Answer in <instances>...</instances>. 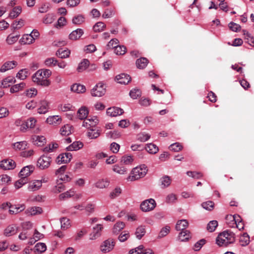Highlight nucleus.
Segmentation results:
<instances>
[{
	"mask_svg": "<svg viewBox=\"0 0 254 254\" xmlns=\"http://www.w3.org/2000/svg\"><path fill=\"white\" fill-rule=\"evenodd\" d=\"M27 143L26 141L17 142L13 144L14 148L18 150H23L26 148Z\"/></svg>",
	"mask_w": 254,
	"mask_h": 254,
	"instance_id": "e2e57ef3",
	"label": "nucleus"
},
{
	"mask_svg": "<svg viewBox=\"0 0 254 254\" xmlns=\"http://www.w3.org/2000/svg\"><path fill=\"white\" fill-rule=\"evenodd\" d=\"M16 82V80L13 77L8 76L1 81V87L3 88H7L10 86V83H14Z\"/></svg>",
	"mask_w": 254,
	"mask_h": 254,
	"instance_id": "2f4dec72",
	"label": "nucleus"
},
{
	"mask_svg": "<svg viewBox=\"0 0 254 254\" xmlns=\"http://www.w3.org/2000/svg\"><path fill=\"white\" fill-rule=\"evenodd\" d=\"M35 167L33 165H28L23 167L19 173L20 177L27 178L34 171Z\"/></svg>",
	"mask_w": 254,
	"mask_h": 254,
	"instance_id": "f8f14e48",
	"label": "nucleus"
},
{
	"mask_svg": "<svg viewBox=\"0 0 254 254\" xmlns=\"http://www.w3.org/2000/svg\"><path fill=\"white\" fill-rule=\"evenodd\" d=\"M46 121L50 125H57L61 123V118L58 116H53L48 117Z\"/></svg>",
	"mask_w": 254,
	"mask_h": 254,
	"instance_id": "e433bc0d",
	"label": "nucleus"
},
{
	"mask_svg": "<svg viewBox=\"0 0 254 254\" xmlns=\"http://www.w3.org/2000/svg\"><path fill=\"white\" fill-rule=\"evenodd\" d=\"M89 113L88 109L86 107H81L78 110L77 116L80 120H83L87 118Z\"/></svg>",
	"mask_w": 254,
	"mask_h": 254,
	"instance_id": "b1692460",
	"label": "nucleus"
},
{
	"mask_svg": "<svg viewBox=\"0 0 254 254\" xmlns=\"http://www.w3.org/2000/svg\"><path fill=\"white\" fill-rule=\"evenodd\" d=\"M72 23L75 25H80L84 22V17L81 15H78L73 18L72 20Z\"/></svg>",
	"mask_w": 254,
	"mask_h": 254,
	"instance_id": "13d9d810",
	"label": "nucleus"
},
{
	"mask_svg": "<svg viewBox=\"0 0 254 254\" xmlns=\"http://www.w3.org/2000/svg\"><path fill=\"white\" fill-rule=\"evenodd\" d=\"M105 85L102 83L96 84L91 91V94L94 97H101L105 94Z\"/></svg>",
	"mask_w": 254,
	"mask_h": 254,
	"instance_id": "0eeeda50",
	"label": "nucleus"
},
{
	"mask_svg": "<svg viewBox=\"0 0 254 254\" xmlns=\"http://www.w3.org/2000/svg\"><path fill=\"white\" fill-rule=\"evenodd\" d=\"M57 63L58 61L54 58H48L45 61V64L48 66H56Z\"/></svg>",
	"mask_w": 254,
	"mask_h": 254,
	"instance_id": "69168bd1",
	"label": "nucleus"
},
{
	"mask_svg": "<svg viewBox=\"0 0 254 254\" xmlns=\"http://www.w3.org/2000/svg\"><path fill=\"white\" fill-rule=\"evenodd\" d=\"M15 167V162L11 159H5L0 162V168L4 170L13 169Z\"/></svg>",
	"mask_w": 254,
	"mask_h": 254,
	"instance_id": "1a4fd4ad",
	"label": "nucleus"
},
{
	"mask_svg": "<svg viewBox=\"0 0 254 254\" xmlns=\"http://www.w3.org/2000/svg\"><path fill=\"white\" fill-rule=\"evenodd\" d=\"M114 14L115 13L113 9H107L102 14V17L104 18H110L113 16Z\"/></svg>",
	"mask_w": 254,
	"mask_h": 254,
	"instance_id": "774afa93",
	"label": "nucleus"
},
{
	"mask_svg": "<svg viewBox=\"0 0 254 254\" xmlns=\"http://www.w3.org/2000/svg\"><path fill=\"white\" fill-rule=\"evenodd\" d=\"M70 52L68 50H63L62 49H59L56 52V56L61 59L68 58L69 56Z\"/></svg>",
	"mask_w": 254,
	"mask_h": 254,
	"instance_id": "f704fd0d",
	"label": "nucleus"
},
{
	"mask_svg": "<svg viewBox=\"0 0 254 254\" xmlns=\"http://www.w3.org/2000/svg\"><path fill=\"white\" fill-rule=\"evenodd\" d=\"M24 25V21L23 19H20L18 21H14L12 24V27L13 29L15 30V29H19L21 28Z\"/></svg>",
	"mask_w": 254,
	"mask_h": 254,
	"instance_id": "680f3d73",
	"label": "nucleus"
},
{
	"mask_svg": "<svg viewBox=\"0 0 254 254\" xmlns=\"http://www.w3.org/2000/svg\"><path fill=\"white\" fill-rule=\"evenodd\" d=\"M150 135L145 132H140L137 135V139L140 142H145L148 140Z\"/></svg>",
	"mask_w": 254,
	"mask_h": 254,
	"instance_id": "864d4df0",
	"label": "nucleus"
},
{
	"mask_svg": "<svg viewBox=\"0 0 254 254\" xmlns=\"http://www.w3.org/2000/svg\"><path fill=\"white\" fill-rule=\"evenodd\" d=\"M22 7L20 6H17L14 7L13 9L10 11L9 14V17L11 19H14L19 16L21 13Z\"/></svg>",
	"mask_w": 254,
	"mask_h": 254,
	"instance_id": "393cba45",
	"label": "nucleus"
},
{
	"mask_svg": "<svg viewBox=\"0 0 254 254\" xmlns=\"http://www.w3.org/2000/svg\"><path fill=\"white\" fill-rule=\"evenodd\" d=\"M103 229V227L100 224H97L93 228V232L91 234V239H95L101 235V231Z\"/></svg>",
	"mask_w": 254,
	"mask_h": 254,
	"instance_id": "a878e982",
	"label": "nucleus"
},
{
	"mask_svg": "<svg viewBox=\"0 0 254 254\" xmlns=\"http://www.w3.org/2000/svg\"><path fill=\"white\" fill-rule=\"evenodd\" d=\"M89 65V61L87 59H84L79 63L77 68V70L78 72H82L85 70Z\"/></svg>",
	"mask_w": 254,
	"mask_h": 254,
	"instance_id": "4c0bfd02",
	"label": "nucleus"
},
{
	"mask_svg": "<svg viewBox=\"0 0 254 254\" xmlns=\"http://www.w3.org/2000/svg\"><path fill=\"white\" fill-rule=\"evenodd\" d=\"M98 123L97 117H94L90 119H86L82 123V126L88 129L94 127Z\"/></svg>",
	"mask_w": 254,
	"mask_h": 254,
	"instance_id": "2eb2a0df",
	"label": "nucleus"
},
{
	"mask_svg": "<svg viewBox=\"0 0 254 254\" xmlns=\"http://www.w3.org/2000/svg\"><path fill=\"white\" fill-rule=\"evenodd\" d=\"M250 237L247 233H244L240 239V242L242 246H246L250 243Z\"/></svg>",
	"mask_w": 254,
	"mask_h": 254,
	"instance_id": "79ce46f5",
	"label": "nucleus"
},
{
	"mask_svg": "<svg viewBox=\"0 0 254 254\" xmlns=\"http://www.w3.org/2000/svg\"><path fill=\"white\" fill-rule=\"evenodd\" d=\"M145 149L150 154H156L159 151L158 147L153 143L147 144Z\"/></svg>",
	"mask_w": 254,
	"mask_h": 254,
	"instance_id": "473e14b6",
	"label": "nucleus"
},
{
	"mask_svg": "<svg viewBox=\"0 0 254 254\" xmlns=\"http://www.w3.org/2000/svg\"><path fill=\"white\" fill-rule=\"evenodd\" d=\"M26 86V84L24 82H21L19 84H16L12 86L10 88V92L11 93H16L18 91L22 90Z\"/></svg>",
	"mask_w": 254,
	"mask_h": 254,
	"instance_id": "c756f323",
	"label": "nucleus"
},
{
	"mask_svg": "<svg viewBox=\"0 0 254 254\" xmlns=\"http://www.w3.org/2000/svg\"><path fill=\"white\" fill-rule=\"evenodd\" d=\"M106 28V25L103 22H97L93 26V30L95 32L103 31Z\"/></svg>",
	"mask_w": 254,
	"mask_h": 254,
	"instance_id": "c03bdc74",
	"label": "nucleus"
},
{
	"mask_svg": "<svg viewBox=\"0 0 254 254\" xmlns=\"http://www.w3.org/2000/svg\"><path fill=\"white\" fill-rule=\"evenodd\" d=\"M124 111L122 109L116 107L109 108L107 110V114L111 117L120 116L122 115Z\"/></svg>",
	"mask_w": 254,
	"mask_h": 254,
	"instance_id": "4468645a",
	"label": "nucleus"
},
{
	"mask_svg": "<svg viewBox=\"0 0 254 254\" xmlns=\"http://www.w3.org/2000/svg\"><path fill=\"white\" fill-rule=\"evenodd\" d=\"M122 190L120 187L115 188L110 193V197L114 199L119 196L122 193Z\"/></svg>",
	"mask_w": 254,
	"mask_h": 254,
	"instance_id": "603ef678",
	"label": "nucleus"
},
{
	"mask_svg": "<svg viewBox=\"0 0 254 254\" xmlns=\"http://www.w3.org/2000/svg\"><path fill=\"white\" fill-rule=\"evenodd\" d=\"M28 74L29 71L27 69H22L17 73L16 77L21 80H24L26 78Z\"/></svg>",
	"mask_w": 254,
	"mask_h": 254,
	"instance_id": "37998d69",
	"label": "nucleus"
},
{
	"mask_svg": "<svg viewBox=\"0 0 254 254\" xmlns=\"http://www.w3.org/2000/svg\"><path fill=\"white\" fill-rule=\"evenodd\" d=\"M148 64V60L146 58H141L136 61V65L138 68L143 69Z\"/></svg>",
	"mask_w": 254,
	"mask_h": 254,
	"instance_id": "c85d7f7f",
	"label": "nucleus"
},
{
	"mask_svg": "<svg viewBox=\"0 0 254 254\" xmlns=\"http://www.w3.org/2000/svg\"><path fill=\"white\" fill-rule=\"evenodd\" d=\"M147 172V167L145 165L136 167L133 169L131 175L127 178V180L134 181L145 176Z\"/></svg>",
	"mask_w": 254,
	"mask_h": 254,
	"instance_id": "7ed1b4c3",
	"label": "nucleus"
},
{
	"mask_svg": "<svg viewBox=\"0 0 254 254\" xmlns=\"http://www.w3.org/2000/svg\"><path fill=\"white\" fill-rule=\"evenodd\" d=\"M52 162V158L47 155H42L37 160V166L40 170H45L49 167Z\"/></svg>",
	"mask_w": 254,
	"mask_h": 254,
	"instance_id": "39448f33",
	"label": "nucleus"
},
{
	"mask_svg": "<svg viewBox=\"0 0 254 254\" xmlns=\"http://www.w3.org/2000/svg\"><path fill=\"white\" fill-rule=\"evenodd\" d=\"M52 74V71L48 69H42L37 70L32 76V80L37 85L48 86L51 82L48 79Z\"/></svg>",
	"mask_w": 254,
	"mask_h": 254,
	"instance_id": "f257e3e1",
	"label": "nucleus"
},
{
	"mask_svg": "<svg viewBox=\"0 0 254 254\" xmlns=\"http://www.w3.org/2000/svg\"><path fill=\"white\" fill-rule=\"evenodd\" d=\"M113 170L115 172L121 175L127 174V169L126 168L118 164L113 166Z\"/></svg>",
	"mask_w": 254,
	"mask_h": 254,
	"instance_id": "c9c22d12",
	"label": "nucleus"
},
{
	"mask_svg": "<svg viewBox=\"0 0 254 254\" xmlns=\"http://www.w3.org/2000/svg\"><path fill=\"white\" fill-rule=\"evenodd\" d=\"M20 177L21 178L19 180L17 181L14 184L15 187L17 189L22 187L23 185H24L27 182V178H24L22 177Z\"/></svg>",
	"mask_w": 254,
	"mask_h": 254,
	"instance_id": "0e129e2a",
	"label": "nucleus"
},
{
	"mask_svg": "<svg viewBox=\"0 0 254 254\" xmlns=\"http://www.w3.org/2000/svg\"><path fill=\"white\" fill-rule=\"evenodd\" d=\"M32 140L34 144L39 146H43L46 142V138L42 135H33Z\"/></svg>",
	"mask_w": 254,
	"mask_h": 254,
	"instance_id": "412c9836",
	"label": "nucleus"
},
{
	"mask_svg": "<svg viewBox=\"0 0 254 254\" xmlns=\"http://www.w3.org/2000/svg\"><path fill=\"white\" fill-rule=\"evenodd\" d=\"M71 127L70 125H64L60 129L61 133L62 135H68L71 133Z\"/></svg>",
	"mask_w": 254,
	"mask_h": 254,
	"instance_id": "09e8293b",
	"label": "nucleus"
},
{
	"mask_svg": "<svg viewBox=\"0 0 254 254\" xmlns=\"http://www.w3.org/2000/svg\"><path fill=\"white\" fill-rule=\"evenodd\" d=\"M115 242L112 239L105 241L101 246V250L104 253H107L111 251L114 247Z\"/></svg>",
	"mask_w": 254,
	"mask_h": 254,
	"instance_id": "6e6552de",
	"label": "nucleus"
},
{
	"mask_svg": "<svg viewBox=\"0 0 254 254\" xmlns=\"http://www.w3.org/2000/svg\"><path fill=\"white\" fill-rule=\"evenodd\" d=\"M74 191L71 190H70L65 192L61 193L59 195V198L60 200H64L66 198L71 197L74 195Z\"/></svg>",
	"mask_w": 254,
	"mask_h": 254,
	"instance_id": "5fc2aeb1",
	"label": "nucleus"
},
{
	"mask_svg": "<svg viewBox=\"0 0 254 254\" xmlns=\"http://www.w3.org/2000/svg\"><path fill=\"white\" fill-rule=\"evenodd\" d=\"M17 64L16 62L9 61L5 62L0 67V71L1 72H5L8 70L13 68Z\"/></svg>",
	"mask_w": 254,
	"mask_h": 254,
	"instance_id": "4be33fe9",
	"label": "nucleus"
},
{
	"mask_svg": "<svg viewBox=\"0 0 254 254\" xmlns=\"http://www.w3.org/2000/svg\"><path fill=\"white\" fill-rule=\"evenodd\" d=\"M54 21V15L52 14H46L43 19V22L45 24H51Z\"/></svg>",
	"mask_w": 254,
	"mask_h": 254,
	"instance_id": "338daca9",
	"label": "nucleus"
},
{
	"mask_svg": "<svg viewBox=\"0 0 254 254\" xmlns=\"http://www.w3.org/2000/svg\"><path fill=\"white\" fill-rule=\"evenodd\" d=\"M50 109L49 103L46 100H41L40 102V107L38 109V113L40 114L47 113Z\"/></svg>",
	"mask_w": 254,
	"mask_h": 254,
	"instance_id": "f3484780",
	"label": "nucleus"
},
{
	"mask_svg": "<svg viewBox=\"0 0 254 254\" xmlns=\"http://www.w3.org/2000/svg\"><path fill=\"white\" fill-rule=\"evenodd\" d=\"M72 158V154L70 153L67 152L60 154L56 159L58 164L67 163Z\"/></svg>",
	"mask_w": 254,
	"mask_h": 254,
	"instance_id": "9d476101",
	"label": "nucleus"
},
{
	"mask_svg": "<svg viewBox=\"0 0 254 254\" xmlns=\"http://www.w3.org/2000/svg\"><path fill=\"white\" fill-rule=\"evenodd\" d=\"M59 145L58 143H51L48 146H46L43 149V151L45 153L52 152L54 151L55 149L58 148Z\"/></svg>",
	"mask_w": 254,
	"mask_h": 254,
	"instance_id": "a19ab883",
	"label": "nucleus"
},
{
	"mask_svg": "<svg viewBox=\"0 0 254 254\" xmlns=\"http://www.w3.org/2000/svg\"><path fill=\"white\" fill-rule=\"evenodd\" d=\"M161 185L162 188H165L169 187L171 183L170 178L168 176H165L162 177L160 180Z\"/></svg>",
	"mask_w": 254,
	"mask_h": 254,
	"instance_id": "58836bf2",
	"label": "nucleus"
},
{
	"mask_svg": "<svg viewBox=\"0 0 254 254\" xmlns=\"http://www.w3.org/2000/svg\"><path fill=\"white\" fill-rule=\"evenodd\" d=\"M218 226V222L216 220L210 221L207 225V230L209 232H214Z\"/></svg>",
	"mask_w": 254,
	"mask_h": 254,
	"instance_id": "49530a36",
	"label": "nucleus"
},
{
	"mask_svg": "<svg viewBox=\"0 0 254 254\" xmlns=\"http://www.w3.org/2000/svg\"><path fill=\"white\" fill-rule=\"evenodd\" d=\"M61 228L65 230L70 226L69 220L66 218L63 217L61 219Z\"/></svg>",
	"mask_w": 254,
	"mask_h": 254,
	"instance_id": "4d7b16f0",
	"label": "nucleus"
},
{
	"mask_svg": "<svg viewBox=\"0 0 254 254\" xmlns=\"http://www.w3.org/2000/svg\"><path fill=\"white\" fill-rule=\"evenodd\" d=\"M83 34L84 31L83 29L78 28L73 31L69 34L68 38L69 39L72 41L77 40L80 39V38L83 35Z\"/></svg>",
	"mask_w": 254,
	"mask_h": 254,
	"instance_id": "dca6fc26",
	"label": "nucleus"
},
{
	"mask_svg": "<svg viewBox=\"0 0 254 254\" xmlns=\"http://www.w3.org/2000/svg\"><path fill=\"white\" fill-rule=\"evenodd\" d=\"M127 52V49L124 46L118 45L115 48V53L117 55H123Z\"/></svg>",
	"mask_w": 254,
	"mask_h": 254,
	"instance_id": "6e6d98bb",
	"label": "nucleus"
},
{
	"mask_svg": "<svg viewBox=\"0 0 254 254\" xmlns=\"http://www.w3.org/2000/svg\"><path fill=\"white\" fill-rule=\"evenodd\" d=\"M116 80L119 83L127 84H128L131 80V77L129 75L125 73H122L116 76Z\"/></svg>",
	"mask_w": 254,
	"mask_h": 254,
	"instance_id": "a211bd4d",
	"label": "nucleus"
},
{
	"mask_svg": "<svg viewBox=\"0 0 254 254\" xmlns=\"http://www.w3.org/2000/svg\"><path fill=\"white\" fill-rule=\"evenodd\" d=\"M83 146V143L80 141H74L69 146H68L66 149L68 151H76Z\"/></svg>",
	"mask_w": 254,
	"mask_h": 254,
	"instance_id": "cd10ccee",
	"label": "nucleus"
},
{
	"mask_svg": "<svg viewBox=\"0 0 254 254\" xmlns=\"http://www.w3.org/2000/svg\"><path fill=\"white\" fill-rule=\"evenodd\" d=\"M70 89L72 91L77 93H82L85 92L86 91V88L85 86L76 83L73 84L71 86Z\"/></svg>",
	"mask_w": 254,
	"mask_h": 254,
	"instance_id": "bb28decb",
	"label": "nucleus"
},
{
	"mask_svg": "<svg viewBox=\"0 0 254 254\" xmlns=\"http://www.w3.org/2000/svg\"><path fill=\"white\" fill-rule=\"evenodd\" d=\"M190 237V232L187 230L181 231L178 236L179 239L182 242L188 241Z\"/></svg>",
	"mask_w": 254,
	"mask_h": 254,
	"instance_id": "72a5a7b5",
	"label": "nucleus"
},
{
	"mask_svg": "<svg viewBox=\"0 0 254 254\" xmlns=\"http://www.w3.org/2000/svg\"><path fill=\"white\" fill-rule=\"evenodd\" d=\"M235 241V234L229 230L220 233L216 239V243L219 247H227Z\"/></svg>",
	"mask_w": 254,
	"mask_h": 254,
	"instance_id": "f03ea898",
	"label": "nucleus"
},
{
	"mask_svg": "<svg viewBox=\"0 0 254 254\" xmlns=\"http://www.w3.org/2000/svg\"><path fill=\"white\" fill-rule=\"evenodd\" d=\"M189 225L188 222L185 219L179 220L176 225V229L177 231H184Z\"/></svg>",
	"mask_w": 254,
	"mask_h": 254,
	"instance_id": "5701e85b",
	"label": "nucleus"
},
{
	"mask_svg": "<svg viewBox=\"0 0 254 254\" xmlns=\"http://www.w3.org/2000/svg\"><path fill=\"white\" fill-rule=\"evenodd\" d=\"M214 203L212 201L204 202L201 204L202 207L206 210H211L214 208Z\"/></svg>",
	"mask_w": 254,
	"mask_h": 254,
	"instance_id": "052dcab7",
	"label": "nucleus"
},
{
	"mask_svg": "<svg viewBox=\"0 0 254 254\" xmlns=\"http://www.w3.org/2000/svg\"><path fill=\"white\" fill-rule=\"evenodd\" d=\"M17 230L18 227L15 225H10L5 229L4 235L6 237L12 236L17 233Z\"/></svg>",
	"mask_w": 254,
	"mask_h": 254,
	"instance_id": "aec40b11",
	"label": "nucleus"
},
{
	"mask_svg": "<svg viewBox=\"0 0 254 254\" xmlns=\"http://www.w3.org/2000/svg\"><path fill=\"white\" fill-rule=\"evenodd\" d=\"M101 130L98 128L92 127L88 129L87 136L90 139H96L101 134Z\"/></svg>",
	"mask_w": 254,
	"mask_h": 254,
	"instance_id": "9b49d317",
	"label": "nucleus"
},
{
	"mask_svg": "<svg viewBox=\"0 0 254 254\" xmlns=\"http://www.w3.org/2000/svg\"><path fill=\"white\" fill-rule=\"evenodd\" d=\"M29 213L31 215H35L42 213L43 210L41 207L38 206L31 207L28 210Z\"/></svg>",
	"mask_w": 254,
	"mask_h": 254,
	"instance_id": "3c124183",
	"label": "nucleus"
},
{
	"mask_svg": "<svg viewBox=\"0 0 254 254\" xmlns=\"http://www.w3.org/2000/svg\"><path fill=\"white\" fill-rule=\"evenodd\" d=\"M156 205L154 199L150 198L143 201L140 204V209L144 212L151 211L154 209Z\"/></svg>",
	"mask_w": 254,
	"mask_h": 254,
	"instance_id": "423d86ee",
	"label": "nucleus"
},
{
	"mask_svg": "<svg viewBox=\"0 0 254 254\" xmlns=\"http://www.w3.org/2000/svg\"><path fill=\"white\" fill-rule=\"evenodd\" d=\"M43 182H45V180H34L29 183L28 190L29 191H34L38 190L41 187Z\"/></svg>",
	"mask_w": 254,
	"mask_h": 254,
	"instance_id": "ddd939ff",
	"label": "nucleus"
},
{
	"mask_svg": "<svg viewBox=\"0 0 254 254\" xmlns=\"http://www.w3.org/2000/svg\"><path fill=\"white\" fill-rule=\"evenodd\" d=\"M36 252L41 254L45 251H46L47 249L46 245L44 243H38L35 246Z\"/></svg>",
	"mask_w": 254,
	"mask_h": 254,
	"instance_id": "8fccbe9b",
	"label": "nucleus"
},
{
	"mask_svg": "<svg viewBox=\"0 0 254 254\" xmlns=\"http://www.w3.org/2000/svg\"><path fill=\"white\" fill-rule=\"evenodd\" d=\"M169 148L171 150H173L175 152H179L183 149V146L181 143L179 142H176L172 144L169 146Z\"/></svg>",
	"mask_w": 254,
	"mask_h": 254,
	"instance_id": "bf43d9fd",
	"label": "nucleus"
},
{
	"mask_svg": "<svg viewBox=\"0 0 254 254\" xmlns=\"http://www.w3.org/2000/svg\"><path fill=\"white\" fill-rule=\"evenodd\" d=\"M125 224L122 222H117L113 229V232L114 234H118L120 231L124 228Z\"/></svg>",
	"mask_w": 254,
	"mask_h": 254,
	"instance_id": "de8ad7c7",
	"label": "nucleus"
},
{
	"mask_svg": "<svg viewBox=\"0 0 254 254\" xmlns=\"http://www.w3.org/2000/svg\"><path fill=\"white\" fill-rule=\"evenodd\" d=\"M145 233L144 227L140 226L136 229L135 234L137 238L140 239L145 235Z\"/></svg>",
	"mask_w": 254,
	"mask_h": 254,
	"instance_id": "a18cd8bd",
	"label": "nucleus"
},
{
	"mask_svg": "<svg viewBox=\"0 0 254 254\" xmlns=\"http://www.w3.org/2000/svg\"><path fill=\"white\" fill-rule=\"evenodd\" d=\"M34 42V38L31 37L30 34H24L20 39V42L22 44H30Z\"/></svg>",
	"mask_w": 254,
	"mask_h": 254,
	"instance_id": "7c9ffc66",
	"label": "nucleus"
},
{
	"mask_svg": "<svg viewBox=\"0 0 254 254\" xmlns=\"http://www.w3.org/2000/svg\"><path fill=\"white\" fill-rule=\"evenodd\" d=\"M226 219L227 221L230 220L231 221V222H227L230 227H233L234 225H235L239 230H242L244 229V224L242 221V218L239 215H227Z\"/></svg>",
	"mask_w": 254,
	"mask_h": 254,
	"instance_id": "20e7f679",
	"label": "nucleus"
},
{
	"mask_svg": "<svg viewBox=\"0 0 254 254\" xmlns=\"http://www.w3.org/2000/svg\"><path fill=\"white\" fill-rule=\"evenodd\" d=\"M25 208L24 204L11 205L9 209V213L10 214H16L22 211Z\"/></svg>",
	"mask_w": 254,
	"mask_h": 254,
	"instance_id": "6ab92c4d",
	"label": "nucleus"
},
{
	"mask_svg": "<svg viewBox=\"0 0 254 254\" xmlns=\"http://www.w3.org/2000/svg\"><path fill=\"white\" fill-rule=\"evenodd\" d=\"M109 182L107 180L102 179L97 181L95 186L99 189H104L108 187L109 185Z\"/></svg>",
	"mask_w": 254,
	"mask_h": 254,
	"instance_id": "ea45409f",
	"label": "nucleus"
}]
</instances>
